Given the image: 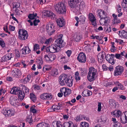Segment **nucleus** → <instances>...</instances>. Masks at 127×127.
Listing matches in <instances>:
<instances>
[{"instance_id":"obj_1","label":"nucleus","mask_w":127,"mask_h":127,"mask_svg":"<svg viewBox=\"0 0 127 127\" xmlns=\"http://www.w3.org/2000/svg\"><path fill=\"white\" fill-rule=\"evenodd\" d=\"M98 75L97 70L93 67H90L88 69V72L87 75V79L90 82L94 81Z\"/></svg>"},{"instance_id":"obj_2","label":"nucleus","mask_w":127,"mask_h":127,"mask_svg":"<svg viewBox=\"0 0 127 127\" xmlns=\"http://www.w3.org/2000/svg\"><path fill=\"white\" fill-rule=\"evenodd\" d=\"M55 9L58 13L60 14H65L66 11V7L64 2H60L54 6Z\"/></svg>"},{"instance_id":"obj_3","label":"nucleus","mask_w":127,"mask_h":127,"mask_svg":"<svg viewBox=\"0 0 127 127\" xmlns=\"http://www.w3.org/2000/svg\"><path fill=\"white\" fill-rule=\"evenodd\" d=\"M18 33L19 39L21 40H25L28 38L29 35L28 32L24 29H19Z\"/></svg>"},{"instance_id":"obj_4","label":"nucleus","mask_w":127,"mask_h":127,"mask_svg":"<svg viewBox=\"0 0 127 127\" xmlns=\"http://www.w3.org/2000/svg\"><path fill=\"white\" fill-rule=\"evenodd\" d=\"M61 49V48L55 43L49 46V47H47L46 48V50H49L50 52L52 53L59 52Z\"/></svg>"},{"instance_id":"obj_5","label":"nucleus","mask_w":127,"mask_h":127,"mask_svg":"<svg viewBox=\"0 0 127 127\" xmlns=\"http://www.w3.org/2000/svg\"><path fill=\"white\" fill-rule=\"evenodd\" d=\"M68 77L64 74H61L59 77V84L62 86L65 85Z\"/></svg>"},{"instance_id":"obj_6","label":"nucleus","mask_w":127,"mask_h":127,"mask_svg":"<svg viewBox=\"0 0 127 127\" xmlns=\"http://www.w3.org/2000/svg\"><path fill=\"white\" fill-rule=\"evenodd\" d=\"M78 1L77 0H68L69 5L72 10L78 9Z\"/></svg>"},{"instance_id":"obj_7","label":"nucleus","mask_w":127,"mask_h":127,"mask_svg":"<svg viewBox=\"0 0 127 127\" xmlns=\"http://www.w3.org/2000/svg\"><path fill=\"white\" fill-rule=\"evenodd\" d=\"M62 104L61 103H59L57 105H54L51 107L49 108L48 110V112H52L53 111L58 112L61 109V107Z\"/></svg>"},{"instance_id":"obj_8","label":"nucleus","mask_w":127,"mask_h":127,"mask_svg":"<svg viewBox=\"0 0 127 127\" xmlns=\"http://www.w3.org/2000/svg\"><path fill=\"white\" fill-rule=\"evenodd\" d=\"M86 57L85 54L83 53H80L77 58L78 61L81 63H85L86 61Z\"/></svg>"},{"instance_id":"obj_9","label":"nucleus","mask_w":127,"mask_h":127,"mask_svg":"<svg viewBox=\"0 0 127 127\" xmlns=\"http://www.w3.org/2000/svg\"><path fill=\"white\" fill-rule=\"evenodd\" d=\"M14 55L12 53L7 54L1 57V62L4 63L7 61L10 60L11 59L14 57Z\"/></svg>"},{"instance_id":"obj_10","label":"nucleus","mask_w":127,"mask_h":127,"mask_svg":"<svg viewBox=\"0 0 127 127\" xmlns=\"http://www.w3.org/2000/svg\"><path fill=\"white\" fill-rule=\"evenodd\" d=\"M19 100L17 97L15 96H11L10 98V102L11 105L17 106L19 105V103L18 102Z\"/></svg>"},{"instance_id":"obj_11","label":"nucleus","mask_w":127,"mask_h":127,"mask_svg":"<svg viewBox=\"0 0 127 127\" xmlns=\"http://www.w3.org/2000/svg\"><path fill=\"white\" fill-rule=\"evenodd\" d=\"M44 15L50 17L52 19H54L56 17L55 15L49 10H44L42 12Z\"/></svg>"},{"instance_id":"obj_12","label":"nucleus","mask_w":127,"mask_h":127,"mask_svg":"<svg viewBox=\"0 0 127 127\" xmlns=\"http://www.w3.org/2000/svg\"><path fill=\"white\" fill-rule=\"evenodd\" d=\"M54 26L52 24H49L46 25V29L47 32L50 35L52 34L55 32L54 29Z\"/></svg>"},{"instance_id":"obj_13","label":"nucleus","mask_w":127,"mask_h":127,"mask_svg":"<svg viewBox=\"0 0 127 127\" xmlns=\"http://www.w3.org/2000/svg\"><path fill=\"white\" fill-rule=\"evenodd\" d=\"M60 91L62 93H63L65 97L69 95L71 93V90L66 87H63L60 89Z\"/></svg>"},{"instance_id":"obj_14","label":"nucleus","mask_w":127,"mask_h":127,"mask_svg":"<svg viewBox=\"0 0 127 127\" xmlns=\"http://www.w3.org/2000/svg\"><path fill=\"white\" fill-rule=\"evenodd\" d=\"M114 75L117 76L121 74L124 70L123 67L119 65L116 67Z\"/></svg>"},{"instance_id":"obj_15","label":"nucleus","mask_w":127,"mask_h":127,"mask_svg":"<svg viewBox=\"0 0 127 127\" xmlns=\"http://www.w3.org/2000/svg\"><path fill=\"white\" fill-rule=\"evenodd\" d=\"M52 95L51 94L45 93L41 95L40 98L42 99H51L52 98Z\"/></svg>"},{"instance_id":"obj_16","label":"nucleus","mask_w":127,"mask_h":127,"mask_svg":"<svg viewBox=\"0 0 127 127\" xmlns=\"http://www.w3.org/2000/svg\"><path fill=\"white\" fill-rule=\"evenodd\" d=\"M124 114H122L120 118L121 122L124 124L127 123V111L124 112Z\"/></svg>"},{"instance_id":"obj_17","label":"nucleus","mask_w":127,"mask_h":127,"mask_svg":"<svg viewBox=\"0 0 127 127\" xmlns=\"http://www.w3.org/2000/svg\"><path fill=\"white\" fill-rule=\"evenodd\" d=\"M56 22L58 26L60 27H61L64 25L65 21L63 18H59L56 20Z\"/></svg>"},{"instance_id":"obj_18","label":"nucleus","mask_w":127,"mask_h":127,"mask_svg":"<svg viewBox=\"0 0 127 127\" xmlns=\"http://www.w3.org/2000/svg\"><path fill=\"white\" fill-rule=\"evenodd\" d=\"M89 18L92 24L94 26L96 25V19L94 15L92 13H90L89 14Z\"/></svg>"},{"instance_id":"obj_19","label":"nucleus","mask_w":127,"mask_h":127,"mask_svg":"<svg viewBox=\"0 0 127 127\" xmlns=\"http://www.w3.org/2000/svg\"><path fill=\"white\" fill-rule=\"evenodd\" d=\"M55 43L61 48V47H64L65 45V43L63 42L62 39H57L55 40Z\"/></svg>"},{"instance_id":"obj_20","label":"nucleus","mask_w":127,"mask_h":127,"mask_svg":"<svg viewBox=\"0 0 127 127\" xmlns=\"http://www.w3.org/2000/svg\"><path fill=\"white\" fill-rule=\"evenodd\" d=\"M31 52V50L28 46L24 47L21 51V53L24 55L28 54Z\"/></svg>"},{"instance_id":"obj_21","label":"nucleus","mask_w":127,"mask_h":127,"mask_svg":"<svg viewBox=\"0 0 127 127\" xmlns=\"http://www.w3.org/2000/svg\"><path fill=\"white\" fill-rule=\"evenodd\" d=\"M112 16L114 18L112 20V24L113 25L117 24L121 22L120 20L117 18V16L115 14H113L112 15Z\"/></svg>"},{"instance_id":"obj_22","label":"nucleus","mask_w":127,"mask_h":127,"mask_svg":"<svg viewBox=\"0 0 127 127\" xmlns=\"http://www.w3.org/2000/svg\"><path fill=\"white\" fill-rule=\"evenodd\" d=\"M82 34L79 33H75L73 36L76 42H79L82 39Z\"/></svg>"},{"instance_id":"obj_23","label":"nucleus","mask_w":127,"mask_h":127,"mask_svg":"<svg viewBox=\"0 0 127 127\" xmlns=\"http://www.w3.org/2000/svg\"><path fill=\"white\" fill-rule=\"evenodd\" d=\"M50 73L52 76L56 77L58 74L59 71L56 68H54L50 71Z\"/></svg>"},{"instance_id":"obj_24","label":"nucleus","mask_w":127,"mask_h":127,"mask_svg":"<svg viewBox=\"0 0 127 127\" xmlns=\"http://www.w3.org/2000/svg\"><path fill=\"white\" fill-rule=\"evenodd\" d=\"M11 73L13 77H17L18 76L21 74L20 71L17 69L12 70Z\"/></svg>"},{"instance_id":"obj_25","label":"nucleus","mask_w":127,"mask_h":127,"mask_svg":"<svg viewBox=\"0 0 127 127\" xmlns=\"http://www.w3.org/2000/svg\"><path fill=\"white\" fill-rule=\"evenodd\" d=\"M17 95L19 99H20V101H21L23 100L25 96L24 93V92H22L21 90L20 91Z\"/></svg>"},{"instance_id":"obj_26","label":"nucleus","mask_w":127,"mask_h":127,"mask_svg":"<svg viewBox=\"0 0 127 127\" xmlns=\"http://www.w3.org/2000/svg\"><path fill=\"white\" fill-rule=\"evenodd\" d=\"M20 90L19 89L18 87H14L10 91V93L13 94L17 95Z\"/></svg>"},{"instance_id":"obj_27","label":"nucleus","mask_w":127,"mask_h":127,"mask_svg":"<svg viewBox=\"0 0 127 127\" xmlns=\"http://www.w3.org/2000/svg\"><path fill=\"white\" fill-rule=\"evenodd\" d=\"M92 92L88 90H84L82 92V95L83 96H88L92 95Z\"/></svg>"},{"instance_id":"obj_28","label":"nucleus","mask_w":127,"mask_h":127,"mask_svg":"<svg viewBox=\"0 0 127 127\" xmlns=\"http://www.w3.org/2000/svg\"><path fill=\"white\" fill-rule=\"evenodd\" d=\"M78 8L77 10L79 9L80 10H82L84 9L86 7L85 2L83 1H82L78 4Z\"/></svg>"},{"instance_id":"obj_29","label":"nucleus","mask_w":127,"mask_h":127,"mask_svg":"<svg viewBox=\"0 0 127 127\" xmlns=\"http://www.w3.org/2000/svg\"><path fill=\"white\" fill-rule=\"evenodd\" d=\"M98 15L100 18H104L106 17V14L104 11L101 10H98Z\"/></svg>"},{"instance_id":"obj_30","label":"nucleus","mask_w":127,"mask_h":127,"mask_svg":"<svg viewBox=\"0 0 127 127\" xmlns=\"http://www.w3.org/2000/svg\"><path fill=\"white\" fill-rule=\"evenodd\" d=\"M74 124L73 122L71 121L68 122H65L63 124V127H74Z\"/></svg>"},{"instance_id":"obj_31","label":"nucleus","mask_w":127,"mask_h":127,"mask_svg":"<svg viewBox=\"0 0 127 127\" xmlns=\"http://www.w3.org/2000/svg\"><path fill=\"white\" fill-rule=\"evenodd\" d=\"M52 124L54 127H63L60 121H55L53 122Z\"/></svg>"},{"instance_id":"obj_32","label":"nucleus","mask_w":127,"mask_h":127,"mask_svg":"<svg viewBox=\"0 0 127 127\" xmlns=\"http://www.w3.org/2000/svg\"><path fill=\"white\" fill-rule=\"evenodd\" d=\"M31 76L29 74L27 75V77L25 78L24 79L21 80V81L24 84L27 83L30 81Z\"/></svg>"},{"instance_id":"obj_33","label":"nucleus","mask_w":127,"mask_h":127,"mask_svg":"<svg viewBox=\"0 0 127 127\" xmlns=\"http://www.w3.org/2000/svg\"><path fill=\"white\" fill-rule=\"evenodd\" d=\"M36 63L37 64V67L38 69H41L42 68L41 65L43 63V61L41 59H36Z\"/></svg>"},{"instance_id":"obj_34","label":"nucleus","mask_w":127,"mask_h":127,"mask_svg":"<svg viewBox=\"0 0 127 127\" xmlns=\"http://www.w3.org/2000/svg\"><path fill=\"white\" fill-rule=\"evenodd\" d=\"M36 127H50V126L48 124L42 122L37 124Z\"/></svg>"},{"instance_id":"obj_35","label":"nucleus","mask_w":127,"mask_h":127,"mask_svg":"<svg viewBox=\"0 0 127 127\" xmlns=\"http://www.w3.org/2000/svg\"><path fill=\"white\" fill-rule=\"evenodd\" d=\"M73 80L68 78L66 83L65 84L69 87H71L72 85Z\"/></svg>"},{"instance_id":"obj_36","label":"nucleus","mask_w":127,"mask_h":127,"mask_svg":"<svg viewBox=\"0 0 127 127\" xmlns=\"http://www.w3.org/2000/svg\"><path fill=\"white\" fill-rule=\"evenodd\" d=\"M109 105L111 107H114L116 105L115 101L113 99L109 100Z\"/></svg>"},{"instance_id":"obj_37","label":"nucleus","mask_w":127,"mask_h":127,"mask_svg":"<svg viewBox=\"0 0 127 127\" xmlns=\"http://www.w3.org/2000/svg\"><path fill=\"white\" fill-rule=\"evenodd\" d=\"M26 121L28 122L30 125H32L33 123V121L32 119V117L31 116L28 115L27 117Z\"/></svg>"},{"instance_id":"obj_38","label":"nucleus","mask_w":127,"mask_h":127,"mask_svg":"<svg viewBox=\"0 0 127 127\" xmlns=\"http://www.w3.org/2000/svg\"><path fill=\"white\" fill-rule=\"evenodd\" d=\"M114 115L117 117H119L122 113L119 110H116L113 112Z\"/></svg>"},{"instance_id":"obj_39","label":"nucleus","mask_w":127,"mask_h":127,"mask_svg":"<svg viewBox=\"0 0 127 127\" xmlns=\"http://www.w3.org/2000/svg\"><path fill=\"white\" fill-rule=\"evenodd\" d=\"M8 109H3L2 113L6 117H9Z\"/></svg>"},{"instance_id":"obj_40","label":"nucleus","mask_w":127,"mask_h":127,"mask_svg":"<svg viewBox=\"0 0 127 127\" xmlns=\"http://www.w3.org/2000/svg\"><path fill=\"white\" fill-rule=\"evenodd\" d=\"M8 112L9 114V117L14 116L15 113V111L14 109H8Z\"/></svg>"},{"instance_id":"obj_41","label":"nucleus","mask_w":127,"mask_h":127,"mask_svg":"<svg viewBox=\"0 0 127 127\" xmlns=\"http://www.w3.org/2000/svg\"><path fill=\"white\" fill-rule=\"evenodd\" d=\"M36 13L30 14L28 16V17L30 19H33L36 17Z\"/></svg>"},{"instance_id":"obj_42","label":"nucleus","mask_w":127,"mask_h":127,"mask_svg":"<svg viewBox=\"0 0 127 127\" xmlns=\"http://www.w3.org/2000/svg\"><path fill=\"white\" fill-rule=\"evenodd\" d=\"M121 35L124 38L127 39V32L125 30H123L121 31Z\"/></svg>"},{"instance_id":"obj_43","label":"nucleus","mask_w":127,"mask_h":127,"mask_svg":"<svg viewBox=\"0 0 127 127\" xmlns=\"http://www.w3.org/2000/svg\"><path fill=\"white\" fill-rule=\"evenodd\" d=\"M30 97L33 102H35L36 100V97L35 95L33 93H31L30 94Z\"/></svg>"},{"instance_id":"obj_44","label":"nucleus","mask_w":127,"mask_h":127,"mask_svg":"<svg viewBox=\"0 0 127 127\" xmlns=\"http://www.w3.org/2000/svg\"><path fill=\"white\" fill-rule=\"evenodd\" d=\"M52 67L49 65H47L44 66L43 68V71L48 70L50 69Z\"/></svg>"},{"instance_id":"obj_45","label":"nucleus","mask_w":127,"mask_h":127,"mask_svg":"<svg viewBox=\"0 0 127 127\" xmlns=\"http://www.w3.org/2000/svg\"><path fill=\"white\" fill-rule=\"evenodd\" d=\"M23 92H25L26 94H28L29 93V89L25 86H23L22 87Z\"/></svg>"},{"instance_id":"obj_46","label":"nucleus","mask_w":127,"mask_h":127,"mask_svg":"<svg viewBox=\"0 0 127 127\" xmlns=\"http://www.w3.org/2000/svg\"><path fill=\"white\" fill-rule=\"evenodd\" d=\"M50 55H45L44 58L46 62H51L50 61Z\"/></svg>"},{"instance_id":"obj_47","label":"nucleus","mask_w":127,"mask_h":127,"mask_svg":"<svg viewBox=\"0 0 127 127\" xmlns=\"http://www.w3.org/2000/svg\"><path fill=\"white\" fill-rule=\"evenodd\" d=\"M79 73L78 71H77L75 74V78L76 81H79L80 79V77L79 76Z\"/></svg>"},{"instance_id":"obj_48","label":"nucleus","mask_w":127,"mask_h":127,"mask_svg":"<svg viewBox=\"0 0 127 127\" xmlns=\"http://www.w3.org/2000/svg\"><path fill=\"white\" fill-rule=\"evenodd\" d=\"M40 47L37 44H34L33 45V50L34 51H36L37 50L40 49Z\"/></svg>"},{"instance_id":"obj_49","label":"nucleus","mask_w":127,"mask_h":127,"mask_svg":"<svg viewBox=\"0 0 127 127\" xmlns=\"http://www.w3.org/2000/svg\"><path fill=\"white\" fill-rule=\"evenodd\" d=\"M50 61L51 62H52L54 61L56 58V56L53 54H50Z\"/></svg>"},{"instance_id":"obj_50","label":"nucleus","mask_w":127,"mask_h":127,"mask_svg":"<svg viewBox=\"0 0 127 127\" xmlns=\"http://www.w3.org/2000/svg\"><path fill=\"white\" fill-rule=\"evenodd\" d=\"M80 127H89V124L88 123H87L85 122H83L80 125Z\"/></svg>"},{"instance_id":"obj_51","label":"nucleus","mask_w":127,"mask_h":127,"mask_svg":"<svg viewBox=\"0 0 127 127\" xmlns=\"http://www.w3.org/2000/svg\"><path fill=\"white\" fill-rule=\"evenodd\" d=\"M34 106H32L30 108L31 111L33 113H36L37 112V110L34 108Z\"/></svg>"},{"instance_id":"obj_52","label":"nucleus","mask_w":127,"mask_h":127,"mask_svg":"<svg viewBox=\"0 0 127 127\" xmlns=\"http://www.w3.org/2000/svg\"><path fill=\"white\" fill-rule=\"evenodd\" d=\"M0 45L2 47H5V44L4 41L2 39L0 38Z\"/></svg>"},{"instance_id":"obj_53","label":"nucleus","mask_w":127,"mask_h":127,"mask_svg":"<svg viewBox=\"0 0 127 127\" xmlns=\"http://www.w3.org/2000/svg\"><path fill=\"white\" fill-rule=\"evenodd\" d=\"M104 18V19L105 24H107L110 22V19L109 17H107L106 16V17Z\"/></svg>"},{"instance_id":"obj_54","label":"nucleus","mask_w":127,"mask_h":127,"mask_svg":"<svg viewBox=\"0 0 127 127\" xmlns=\"http://www.w3.org/2000/svg\"><path fill=\"white\" fill-rule=\"evenodd\" d=\"M102 122L101 121H98L96 125L94 127H102Z\"/></svg>"},{"instance_id":"obj_55","label":"nucleus","mask_w":127,"mask_h":127,"mask_svg":"<svg viewBox=\"0 0 127 127\" xmlns=\"http://www.w3.org/2000/svg\"><path fill=\"white\" fill-rule=\"evenodd\" d=\"M83 118V116H82L79 115L77 117L76 119H75V120L77 122L82 120Z\"/></svg>"},{"instance_id":"obj_56","label":"nucleus","mask_w":127,"mask_h":127,"mask_svg":"<svg viewBox=\"0 0 127 127\" xmlns=\"http://www.w3.org/2000/svg\"><path fill=\"white\" fill-rule=\"evenodd\" d=\"M99 22L101 25H103L105 24V21L104 18H100V19L99 21Z\"/></svg>"},{"instance_id":"obj_57","label":"nucleus","mask_w":127,"mask_h":127,"mask_svg":"<svg viewBox=\"0 0 127 127\" xmlns=\"http://www.w3.org/2000/svg\"><path fill=\"white\" fill-rule=\"evenodd\" d=\"M37 2L38 3L42 4L46 2V0H37Z\"/></svg>"},{"instance_id":"obj_58","label":"nucleus","mask_w":127,"mask_h":127,"mask_svg":"<svg viewBox=\"0 0 127 127\" xmlns=\"http://www.w3.org/2000/svg\"><path fill=\"white\" fill-rule=\"evenodd\" d=\"M126 4H127V0H123V1L122 2V6L125 7Z\"/></svg>"},{"instance_id":"obj_59","label":"nucleus","mask_w":127,"mask_h":127,"mask_svg":"<svg viewBox=\"0 0 127 127\" xmlns=\"http://www.w3.org/2000/svg\"><path fill=\"white\" fill-rule=\"evenodd\" d=\"M105 58L106 60L107 61H109L110 62H111L112 60H111V61L110 60H109V59H110L111 58V56H110V55L109 54H107L105 56Z\"/></svg>"},{"instance_id":"obj_60","label":"nucleus","mask_w":127,"mask_h":127,"mask_svg":"<svg viewBox=\"0 0 127 127\" xmlns=\"http://www.w3.org/2000/svg\"><path fill=\"white\" fill-rule=\"evenodd\" d=\"M52 41V39L51 38H50L46 40L45 43V44H48L49 43H51Z\"/></svg>"},{"instance_id":"obj_61","label":"nucleus","mask_w":127,"mask_h":127,"mask_svg":"<svg viewBox=\"0 0 127 127\" xmlns=\"http://www.w3.org/2000/svg\"><path fill=\"white\" fill-rule=\"evenodd\" d=\"M98 109L97 111L98 112H100L101 110V103L100 102H98Z\"/></svg>"},{"instance_id":"obj_62","label":"nucleus","mask_w":127,"mask_h":127,"mask_svg":"<svg viewBox=\"0 0 127 127\" xmlns=\"http://www.w3.org/2000/svg\"><path fill=\"white\" fill-rule=\"evenodd\" d=\"M20 4L19 3H15L13 5V8H18L20 6Z\"/></svg>"},{"instance_id":"obj_63","label":"nucleus","mask_w":127,"mask_h":127,"mask_svg":"<svg viewBox=\"0 0 127 127\" xmlns=\"http://www.w3.org/2000/svg\"><path fill=\"white\" fill-rule=\"evenodd\" d=\"M97 57L98 59V61L100 63H102L103 61V60L100 57V55H98L97 56Z\"/></svg>"},{"instance_id":"obj_64","label":"nucleus","mask_w":127,"mask_h":127,"mask_svg":"<svg viewBox=\"0 0 127 127\" xmlns=\"http://www.w3.org/2000/svg\"><path fill=\"white\" fill-rule=\"evenodd\" d=\"M39 22L40 21L39 20H34L33 22L34 25L35 26H36Z\"/></svg>"}]
</instances>
